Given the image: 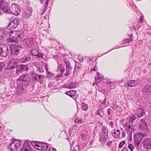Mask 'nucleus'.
Returning <instances> with one entry per match:
<instances>
[{
  "instance_id": "nucleus-38",
  "label": "nucleus",
  "mask_w": 151,
  "mask_h": 151,
  "mask_svg": "<svg viewBox=\"0 0 151 151\" xmlns=\"http://www.w3.org/2000/svg\"><path fill=\"white\" fill-rule=\"evenodd\" d=\"M74 122L78 124H81L83 123L82 119L79 118H76L74 121Z\"/></svg>"
},
{
  "instance_id": "nucleus-2",
  "label": "nucleus",
  "mask_w": 151,
  "mask_h": 151,
  "mask_svg": "<svg viewBox=\"0 0 151 151\" xmlns=\"http://www.w3.org/2000/svg\"><path fill=\"white\" fill-rule=\"evenodd\" d=\"M9 34L11 37L9 39L10 42L17 43L18 39L19 38L20 35L19 31H11L9 33Z\"/></svg>"
},
{
  "instance_id": "nucleus-17",
  "label": "nucleus",
  "mask_w": 151,
  "mask_h": 151,
  "mask_svg": "<svg viewBox=\"0 0 151 151\" xmlns=\"http://www.w3.org/2000/svg\"><path fill=\"white\" fill-rule=\"evenodd\" d=\"M30 143L27 141H25L23 145L22 150V151H31L32 149L30 145Z\"/></svg>"
},
{
  "instance_id": "nucleus-58",
  "label": "nucleus",
  "mask_w": 151,
  "mask_h": 151,
  "mask_svg": "<svg viewBox=\"0 0 151 151\" xmlns=\"http://www.w3.org/2000/svg\"><path fill=\"white\" fill-rule=\"evenodd\" d=\"M137 142L136 144V145L137 146H139L140 142L138 141H137Z\"/></svg>"
},
{
  "instance_id": "nucleus-56",
  "label": "nucleus",
  "mask_w": 151,
  "mask_h": 151,
  "mask_svg": "<svg viewBox=\"0 0 151 151\" xmlns=\"http://www.w3.org/2000/svg\"><path fill=\"white\" fill-rule=\"evenodd\" d=\"M125 134H126L123 131L122 132V137H124V136L125 135Z\"/></svg>"
},
{
  "instance_id": "nucleus-34",
  "label": "nucleus",
  "mask_w": 151,
  "mask_h": 151,
  "mask_svg": "<svg viewBox=\"0 0 151 151\" xmlns=\"http://www.w3.org/2000/svg\"><path fill=\"white\" fill-rule=\"evenodd\" d=\"M81 108L82 110L86 111L88 109V106L87 104L83 103L81 104Z\"/></svg>"
},
{
  "instance_id": "nucleus-42",
  "label": "nucleus",
  "mask_w": 151,
  "mask_h": 151,
  "mask_svg": "<svg viewBox=\"0 0 151 151\" xmlns=\"http://www.w3.org/2000/svg\"><path fill=\"white\" fill-rule=\"evenodd\" d=\"M43 55L44 54L43 53L39 52H38L37 55L36 56H37V58H42Z\"/></svg>"
},
{
  "instance_id": "nucleus-51",
  "label": "nucleus",
  "mask_w": 151,
  "mask_h": 151,
  "mask_svg": "<svg viewBox=\"0 0 151 151\" xmlns=\"http://www.w3.org/2000/svg\"><path fill=\"white\" fill-rule=\"evenodd\" d=\"M109 125L111 127V128H113L114 127L113 123L111 121L109 122Z\"/></svg>"
},
{
  "instance_id": "nucleus-12",
  "label": "nucleus",
  "mask_w": 151,
  "mask_h": 151,
  "mask_svg": "<svg viewBox=\"0 0 151 151\" xmlns=\"http://www.w3.org/2000/svg\"><path fill=\"white\" fill-rule=\"evenodd\" d=\"M7 26V29H14L16 28L18 24V21L16 19H11Z\"/></svg>"
},
{
  "instance_id": "nucleus-21",
  "label": "nucleus",
  "mask_w": 151,
  "mask_h": 151,
  "mask_svg": "<svg viewBox=\"0 0 151 151\" xmlns=\"http://www.w3.org/2000/svg\"><path fill=\"white\" fill-rule=\"evenodd\" d=\"M139 127L140 129H144L146 128V122L143 119H141L138 122Z\"/></svg>"
},
{
  "instance_id": "nucleus-46",
  "label": "nucleus",
  "mask_w": 151,
  "mask_h": 151,
  "mask_svg": "<svg viewBox=\"0 0 151 151\" xmlns=\"http://www.w3.org/2000/svg\"><path fill=\"white\" fill-rule=\"evenodd\" d=\"M4 65L5 64L4 62H0V71L2 70V68L4 67Z\"/></svg>"
},
{
  "instance_id": "nucleus-36",
  "label": "nucleus",
  "mask_w": 151,
  "mask_h": 151,
  "mask_svg": "<svg viewBox=\"0 0 151 151\" xmlns=\"http://www.w3.org/2000/svg\"><path fill=\"white\" fill-rule=\"evenodd\" d=\"M69 88L73 89L76 87V83L74 82H72L68 84Z\"/></svg>"
},
{
  "instance_id": "nucleus-63",
  "label": "nucleus",
  "mask_w": 151,
  "mask_h": 151,
  "mask_svg": "<svg viewBox=\"0 0 151 151\" xmlns=\"http://www.w3.org/2000/svg\"><path fill=\"white\" fill-rule=\"evenodd\" d=\"M83 59H82L80 61V62L81 63V62H83Z\"/></svg>"
},
{
  "instance_id": "nucleus-29",
  "label": "nucleus",
  "mask_w": 151,
  "mask_h": 151,
  "mask_svg": "<svg viewBox=\"0 0 151 151\" xmlns=\"http://www.w3.org/2000/svg\"><path fill=\"white\" fill-rule=\"evenodd\" d=\"M76 91L75 90H72L70 91H68L67 92L66 94L70 96L73 98L74 97L76 94Z\"/></svg>"
},
{
  "instance_id": "nucleus-37",
  "label": "nucleus",
  "mask_w": 151,
  "mask_h": 151,
  "mask_svg": "<svg viewBox=\"0 0 151 151\" xmlns=\"http://www.w3.org/2000/svg\"><path fill=\"white\" fill-rule=\"evenodd\" d=\"M38 51L35 49H33L31 51L30 53L31 55L33 56H36L37 55Z\"/></svg>"
},
{
  "instance_id": "nucleus-14",
  "label": "nucleus",
  "mask_w": 151,
  "mask_h": 151,
  "mask_svg": "<svg viewBox=\"0 0 151 151\" xmlns=\"http://www.w3.org/2000/svg\"><path fill=\"white\" fill-rule=\"evenodd\" d=\"M28 69V67L27 65L21 64L17 67V72L19 74L21 72L24 71H27Z\"/></svg>"
},
{
  "instance_id": "nucleus-59",
  "label": "nucleus",
  "mask_w": 151,
  "mask_h": 151,
  "mask_svg": "<svg viewBox=\"0 0 151 151\" xmlns=\"http://www.w3.org/2000/svg\"><path fill=\"white\" fill-rule=\"evenodd\" d=\"M47 64H46L45 65V67L47 69V71L48 70V69L47 68Z\"/></svg>"
},
{
  "instance_id": "nucleus-26",
  "label": "nucleus",
  "mask_w": 151,
  "mask_h": 151,
  "mask_svg": "<svg viewBox=\"0 0 151 151\" xmlns=\"http://www.w3.org/2000/svg\"><path fill=\"white\" fill-rule=\"evenodd\" d=\"M108 130L104 126L102 127L101 130V134L100 135L107 136H108Z\"/></svg>"
},
{
  "instance_id": "nucleus-19",
  "label": "nucleus",
  "mask_w": 151,
  "mask_h": 151,
  "mask_svg": "<svg viewBox=\"0 0 151 151\" xmlns=\"http://www.w3.org/2000/svg\"><path fill=\"white\" fill-rule=\"evenodd\" d=\"M108 136L103 135H100L99 141L102 144L104 145L108 140Z\"/></svg>"
},
{
  "instance_id": "nucleus-41",
  "label": "nucleus",
  "mask_w": 151,
  "mask_h": 151,
  "mask_svg": "<svg viewBox=\"0 0 151 151\" xmlns=\"http://www.w3.org/2000/svg\"><path fill=\"white\" fill-rule=\"evenodd\" d=\"M42 77V76L36 74L35 75V76L34 77V79L35 80V81H38V80H40L41 77Z\"/></svg>"
},
{
  "instance_id": "nucleus-44",
  "label": "nucleus",
  "mask_w": 151,
  "mask_h": 151,
  "mask_svg": "<svg viewBox=\"0 0 151 151\" xmlns=\"http://www.w3.org/2000/svg\"><path fill=\"white\" fill-rule=\"evenodd\" d=\"M65 63L66 66V67L71 68L70 66V63L69 61L68 60H66L65 61Z\"/></svg>"
},
{
  "instance_id": "nucleus-16",
  "label": "nucleus",
  "mask_w": 151,
  "mask_h": 151,
  "mask_svg": "<svg viewBox=\"0 0 151 151\" xmlns=\"http://www.w3.org/2000/svg\"><path fill=\"white\" fill-rule=\"evenodd\" d=\"M138 83L137 81L132 80L127 81L124 83V86L126 87H133L136 86Z\"/></svg>"
},
{
  "instance_id": "nucleus-48",
  "label": "nucleus",
  "mask_w": 151,
  "mask_h": 151,
  "mask_svg": "<svg viewBox=\"0 0 151 151\" xmlns=\"http://www.w3.org/2000/svg\"><path fill=\"white\" fill-rule=\"evenodd\" d=\"M106 98L105 97L104 99V100L103 101V102H101V105H105L106 104Z\"/></svg>"
},
{
  "instance_id": "nucleus-20",
  "label": "nucleus",
  "mask_w": 151,
  "mask_h": 151,
  "mask_svg": "<svg viewBox=\"0 0 151 151\" xmlns=\"http://www.w3.org/2000/svg\"><path fill=\"white\" fill-rule=\"evenodd\" d=\"M112 136L116 138H119L120 136V132L119 130L114 129L111 131Z\"/></svg>"
},
{
  "instance_id": "nucleus-43",
  "label": "nucleus",
  "mask_w": 151,
  "mask_h": 151,
  "mask_svg": "<svg viewBox=\"0 0 151 151\" xmlns=\"http://www.w3.org/2000/svg\"><path fill=\"white\" fill-rule=\"evenodd\" d=\"M125 144V141H122L119 144V148H122Z\"/></svg>"
},
{
  "instance_id": "nucleus-25",
  "label": "nucleus",
  "mask_w": 151,
  "mask_h": 151,
  "mask_svg": "<svg viewBox=\"0 0 151 151\" xmlns=\"http://www.w3.org/2000/svg\"><path fill=\"white\" fill-rule=\"evenodd\" d=\"M150 85H147L143 88V92L146 94L149 93L151 91V89L150 88Z\"/></svg>"
},
{
  "instance_id": "nucleus-35",
  "label": "nucleus",
  "mask_w": 151,
  "mask_h": 151,
  "mask_svg": "<svg viewBox=\"0 0 151 151\" xmlns=\"http://www.w3.org/2000/svg\"><path fill=\"white\" fill-rule=\"evenodd\" d=\"M65 70L64 68L63 65H60L58 67V71L63 73Z\"/></svg>"
},
{
  "instance_id": "nucleus-33",
  "label": "nucleus",
  "mask_w": 151,
  "mask_h": 151,
  "mask_svg": "<svg viewBox=\"0 0 151 151\" xmlns=\"http://www.w3.org/2000/svg\"><path fill=\"white\" fill-rule=\"evenodd\" d=\"M136 118V117L134 115H132L130 117L129 119L128 122L127 123H129L130 124H132L133 122L134 121Z\"/></svg>"
},
{
  "instance_id": "nucleus-10",
  "label": "nucleus",
  "mask_w": 151,
  "mask_h": 151,
  "mask_svg": "<svg viewBox=\"0 0 151 151\" xmlns=\"http://www.w3.org/2000/svg\"><path fill=\"white\" fill-rule=\"evenodd\" d=\"M20 46L13 45L10 46V49L12 55H17L20 52Z\"/></svg>"
},
{
  "instance_id": "nucleus-47",
  "label": "nucleus",
  "mask_w": 151,
  "mask_h": 151,
  "mask_svg": "<svg viewBox=\"0 0 151 151\" xmlns=\"http://www.w3.org/2000/svg\"><path fill=\"white\" fill-rule=\"evenodd\" d=\"M37 70L38 71L40 72L41 73L43 72H44V70L41 67H37Z\"/></svg>"
},
{
  "instance_id": "nucleus-55",
  "label": "nucleus",
  "mask_w": 151,
  "mask_h": 151,
  "mask_svg": "<svg viewBox=\"0 0 151 151\" xmlns=\"http://www.w3.org/2000/svg\"><path fill=\"white\" fill-rule=\"evenodd\" d=\"M143 16H141L140 18V20L141 22H143Z\"/></svg>"
},
{
  "instance_id": "nucleus-49",
  "label": "nucleus",
  "mask_w": 151,
  "mask_h": 151,
  "mask_svg": "<svg viewBox=\"0 0 151 151\" xmlns=\"http://www.w3.org/2000/svg\"><path fill=\"white\" fill-rule=\"evenodd\" d=\"M107 112L108 115H110L111 112V110L110 109H107Z\"/></svg>"
},
{
  "instance_id": "nucleus-62",
  "label": "nucleus",
  "mask_w": 151,
  "mask_h": 151,
  "mask_svg": "<svg viewBox=\"0 0 151 151\" xmlns=\"http://www.w3.org/2000/svg\"><path fill=\"white\" fill-rule=\"evenodd\" d=\"M149 81L150 82H151V77L150 78V79H149Z\"/></svg>"
},
{
  "instance_id": "nucleus-52",
  "label": "nucleus",
  "mask_w": 151,
  "mask_h": 151,
  "mask_svg": "<svg viewBox=\"0 0 151 151\" xmlns=\"http://www.w3.org/2000/svg\"><path fill=\"white\" fill-rule=\"evenodd\" d=\"M77 126L76 125H74L72 127V129L73 130H76L77 128Z\"/></svg>"
},
{
  "instance_id": "nucleus-7",
  "label": "nucleus",
  "mask_w": 151,
  "mask_h": 151,
  "mask_svg": "<svg viewBox=\"0 0 151 151\" xmlns=\"http://www.w3.org/2000/svg\"><path fill=\"white\" fill-rule=\"evenodd\" d=\"M18 59L13 58L11 59L9 61V63L7 65L8 68L9 70L13 69L15 66H17V63H19Z\"/></svg>"
},
{
  "instance_id": "nucleus-64",
  "label": "nucleus",
  "mask_w": 151,
  "mask_h": 151,
  "mask_svg": "<svg viewBox=\"0 0 151 151\" xmlns=\"http://www.w3.org/2000/svg\"><path fill=\"white\" fill-rule=\"evenodd\" d=\"M72 151H76V150L75 149H74Z\"/></svg>"
},
{
  "instance_id": "nucleus-11",
  "label": "nucleus",
  "mask_w": 151,
  "mask_h": 151,
  "mask_svg": "<svg viewBox=\"0 0 151 151\" xmlns=\"http://www.w3.org/2000/svg\"><path fill=\"white\" fill-rule=\"evenodd\" d=\"M32 12V10L31 8H28L24 10L22 15L23 18L25 19H28L31 16Z\"/></svg>"
},
{
  "instance_id": "nucleus-45",
  "label": "nucleus",
  "mask_w": 151,
  "mask_h": 151,
  "mask_svg": "<svg viewBox=\"0 0 151 151\" xmlns=\"http://www.w3.org/2000/svg\"><path fill=\"white\" fill-rule=\"evenodd\" d=\"M128 147L131 151H132L134 148V147L132 144H130L128 145Z\"/></svg>"
},
{
  "instance_id": "nucleus-23",
  "label": "nucleus",
  "mask_w": 151,
  "mask_h": 151,
  "mask_svg": "<svg viewBox=\"0 0 151 151\" xmlns=\"http://www.w3.org/2000/svg\"><path fill=\"white\" fill-rule=\"evenodd\" d=\"M98 77L97 78L96 77L95 78V79L96 80V83H93V85L94 86L95 83L97 85L98 83L100 81H101L103 77V76L99 73H97Z\"/></svg>"
},
{
  "instance_id": "nucleus-13",
  "label": "nucleus",
  "mask_w": 151,
  "mask_h": 151,
  "mask_svg": "<svg viewBox=\"0 0 151 151\" xmlns=\"http://www.w3.org/2000/svg\"><path fill=\"white\" fill-rule=\"evenodd\" d=\"M142 144L145 149L151 148V139L150 138L145 139L143 140Z\"/></svg>"
},
{
  "instance_id": "nucleus-27",
  "label": "nucleus",
  "mask_w": 151,
  "mask_h": 151,
  "mask_svg": "<svg viewBox=\"0 0 151 151\" xmlns=\"http://www.w3.org/2000/svg\"><path fill=\"white\" fill-rule=\"evenodd\" d=\"M139 136V137H141V138H139L141 140L142 139V137H146V135L145 134H143L142 133H138L137 134H135L134 136V139L136 143V141L138 139L137 138H136L137 136Z\"/></svg>"
},
{
  "instance_id": "nucleus-22",
  "label": "nucleus",
  "mask_w": 151,
  "mask_h": 151,
  "mask_svg": "<svg viewBox=\"0 0 151 151\" xmlns=\"http://www.w3.org/2000/svg\"><path fill=\"white\" fill-rule=\"evenodd\" d=\"M30 59V57L29 56H25L22 58H21L19 60V63H24L29 61Z\"/></svg>"
},
{
  "instance_id": "nucleus-5",
  "label": "nucleus",
  "mask_w": 151,
  "mask_h": 151,
  "mask_svg": "<svg viewBox=\"0 0 151 151\" xmlns=\"http://www.w3.org/2000/svg\"><path fill=\"white\" fill-rule=\"evenodd\" d=\"M32 145L37 150H45L48 147V144L41 142H33Z\"/></svg>"
},
{
  "instance_id": "nucleus-57",
  "label": "nucleus",
  "mask_w": 151,
  "mask_h": 151,
  "mask_svg": "<svg viewBox=\"0 0 151 151\" xmlns=\"http://www.w3.org/2000/svg\"><path fill=\"white\" fill-rule=\"evenodd\" d=\"M97 67L96 66H95L94 67V68H93V69H92L91 70L92 71H93V70L96 71L97 70Z\"/></svg>"
},
{
  "instance_id": "nucleus-28",
  "label": "nucleus",
  "mask_w": 151,
  "mask_h": 151,
  "mask_svg": "<svg viewBox=\"0 0 151 151\" xmlns=\"http://www.w3.org/2000/svg\"><path fill=\"white\" fill-rule=\"evenodd\" d=\"M95 114L96 115H98L101 117H103L104 115L103 109L102 108L98 109L96 111Z\"/></svg>"
},
{
  "instance_id": "nucleus-39",
  "label": "nucleus",
  "mask_w": 151,
  "mask_h": 151,
  "mask_svg": "<svg viewBox=\"0 0 151 151\" xmlns=\"http://www.w3.org/2000/svg\"><path fill=\"white\" fill-rule=\"evenodd\" d=\"M106 83L109 85L111 87H112L114 86V85L115 83V82L111 81V80H110L107 81Z\"/></svg>"
},
{
  "instance_id": "nucleus-3",
  "label": "nucleus",
  "mask_w": 151,
  "mask_h": 151,
  "mask_svg": "<svg viewBox=\"0 0 151 151\" xmlns=\"http://www.w3.org/2000/svg\"><path fill=\"white\" fill-rule=\"evenodd\" d=\"M12 141L9 147V149L12 151H17L20 148L22 143L20 141L15 139H12Z\"/></svg>"
},
{
  "instance_id": "nucleus-32",
  "label": "nucleus",
  "mask_w": 151,
  "mask_h": 151,
  "mask_svg": "<svg viewBox=\"0 0 151 151\" xmlns=\"http://www.w3.org/2000/svg\"><path fill=\"white\" fill-rule=\"evenodd\" d=\"M110 107L115 110H118L119 111H120L121 109V108L119 106L115 103L113 104L112 106H111Z\"/></svg>"
},
{
  "instance_id": "nucleus-31",
  "label": "nucleus",
  "mask_w": 151,
  "mask_h": 151,
  "mask_svg": "<svg viewBox=\"0 0 151 151\" xmlns=\"http://www.w3.org/2000/svg\"><path fill=\"white\" fill-rule=\"evenodd\" d=\"M132 40H133L132 39V38L130 37L129 38L124 40L122 41V44L125 45L128 43L129 42H132Z\"/></svg>"
},
{
  "instance_id": "nucleus-40",
  "label": "nucleus",
  "mask_w": 151,
  "mask_h": 151,
  "mask_svg": "<svg viewBox=\"0 0 151 151\" xmlns=\"http://www.w3.org/2000/svg\"><path fill=\"white\" fill-rule=\"evenodd\" d=\"M66 73L65 74V76H68L71 72V68L66 67Z\"/></svg>"
},
{
  "instance_id": "nucleus-9",
  "label": "nucleus",
  "mask_w": 151,
  "mask_h": 151,
  "mask_svg": "<svg viewBox=\"0 0 151 151\" xmlns=\"http://www.w3.org/2000/svg\"><path fill=\"white\" fill-rule=\"evenodd\" d=\"M8 50L7 47L4 45H0V55L2 56L5 57L8 54Z\"/></svg>"
},
{
  "instance_id": "nucleus-1",
  "label": "nucleus",
  "mask_w": 151,
  "mask_h": 151,
  "mask_svg": "<svg viewBox=\"0 0 151 151\" xmlns=\"http://www.w3.org/2000/svg\"><path fill=\"white\" fill-rule=\"evenodd\" d=\"M25 75L20 76L17 79L18 86L16 89L17 93L20 95L23 93L24 90L23 86L25 84L26 82L25 80Z\"/></svg>"
},
{
  "instance_id": "nucleus-6",
  "label": "nucleus",
  "mask_w": 151,
  "mask_h": 151,
  "mask_svg": "<svg viewBox=\"0 0 151 151\" xmlns=\"http://www.w3.org/2000/svg\"><path fill=\"white\" fill-rule=\"evenodd\" d=\"M124 127L127 129V134L131 136L132 133H133L134 132V126L132 124H130L129 123H126Z\"/></svg>"
},
{
  "instance_id": "nucleus-4",
  "label": "nucleus",
  "mask_w": 151,
  "mask_h": 151,
  "mask_svg": "<svg viewBox=\"0 0 151 151\" xmlns=\"http://www.w3.org/2000/svg\"><path fill=\"white\" fill-rule=\"evenodd\" d=\"M9 5L8 6L9 8L8 11L7 12H4L6 13H10L12 14H14L16 16L18 15L20 12V10L19 8V6L17 4H13L12 5L10 8H9Z\"/></svg>"
},
{
  "instance_id": "nucleus-53",
  "label": "nucleus",
  "mask_w": 151,
  "mask_h": 151,
  "mask_svg": "<svg viewBox=\"0 0 151 151\" xmlns=\"http://www.w3.org/2000/svg\"><path fill=\"white\" fill-rule=\"evenodd\" d=\"M112 143V142L109 141V142H108L107 143V146L110 147V145H111Z\"/></svg>"
},
{
  "instance_id": "nucleus-30",
  "label": "nucleus",
  "mask_w": 151,
  "mask_h": 151,
  "mask_svg": "<svg viewBox=\"0 0 151 151\" xmlns=\"http://www.w3.org/2000/svg\"><path fill=\"white\" fill-rule=\"evenodd\" d=\"M139 113L137 114V116L138 117L141 118L145 114V111L144 109H139Z\"/></svg>"
},
{
  "instance_id": "nucleus-50",
  "label": "nucleus",
  "mask_w": 151,
  "mask_h": 151,
  "mask_svg": "<svg viewBox=\"0 0 151 151\" xmlns=\"http://www.w3.org/2000/svg\"><path fill=\"white\" fill-rule=\"evenodd\" d=\"M62 87L64 88H69V85L68 84H65L62 86Z\"/></svg>"
},
{
  "instance_id": "nucleus-60",
  "label": "nucleus",
  "mask_w": 151,
  "mask_h": 151,
  "mask_svg": "<svg viewBox=\"0 0 151 151\" xmlns=\"http://www.w3.org/2000/svg\"><path fill=\"white\" fill-rule=\"evenodd\" d=\"M109 52V51H108V52H106L105 53L103 54H102L101 56H99V57H101V56L102 55H104V54H106V53H107V52Z\"/></svg>"
},
{
  "instance_id": "nucleus-54",
  "label": "nucleus",
  "mask_w": 151,
  "mask_h": 151,
  "mask_svg": "<svg viewBox=\"0 0 151 151\" xmlns=\"http://www.w3.org/2000/svg\"><path fill=\"white\" fill-rule=\"evenodd\" d=\"M122 151H128V149L127 147H124L123 148Z\"/></svg>"
},
{
  "instance_id": "nucleus-18",
  "label": "nucleus",
  "mask_w": 151,
  "mask_h": 151,
  "mask_svg": "<svg viewBox=\"0 0 151 151\" xmlns=\"http://www.w3.org/2000/svg\"><path fill=\"white\" fill-rule=\"evenodd\" d=\"M8 34V32L5 29L0 28V40L4 38Z\"/></svg>"
},
{
  "instance_id": "nucleus-61",
  "label": "nucleus",
  "mask_w": 151,
  "mask_h": 151,
  "mask_svg": "<svg viewBox=\"0 0 151 151\" xmlns=\"http://www.w3.org/2000/svg\"><path fill=\"white\" fill-rule=\"evenodd\" d=\"M60 76V75H57L56 76V77H57V78H59Z\"/></svg>"
},
{
  "instance_id": "nucleus-24",
  "label": "nucleus",
  "mask_w": 151,
  "mask_h": 151,
  "mask_svg": "<svg viewBox=\"0 0 151 151\" xmlns=\"http://www.w3.org/2000/svg\"><path fill=\"white\" fill-rule=\"evenodd\" d=\"M88 133L87 131H83L81 132V138L83 140H85L88 138Z\"/></svg>"
},
{
  "instance_id": "nucleus-8",
  "label": "nucleus",
  "mask_w": 151,
  "mask_h": 151,
  "mask_svg": "<svg viewBox=\"0 0 151 151\" xmlns=\"http://www.w3.org/2000/svg\"><path fill=\"white\" fill-rule=\"evenodd\" d=\"M9 0H0V7L3 11H8Z\"/></svg>"
},
{
  "instance_id": "nucleus-15",
  "label": "nucleus",
  "mask_w": 151,
  "mask_h": 151,
  "mask_svg": "<svg viewBox=\"0 0 151 151\" xmlns=\"http://www.w3.org/2000/svg\"><path fill=\"white\" fill-rule=\"evenodd\" d=\"M23 42L24 44L28 47H32L33 46V40L32 38L25 39L23 40Z\"/></svg>"
}]
</instances>
